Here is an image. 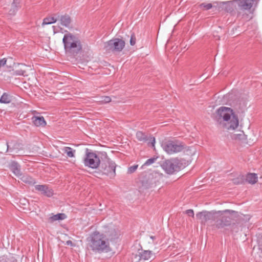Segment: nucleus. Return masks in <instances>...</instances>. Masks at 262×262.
<instances>
[{
	"instance_id": "nucleus-15",
	"label": "nucleus",
	"mask_w": 262,
	"mask_h": 262,
	"mask_svg": "<svg viewBox=\"0 0 262 262\" xmlns=\"http://www.w3.org/2000/svg\"><path fill=\"white\" fill-rule=\"evenodd\" d=\"M35 188L41 194L48 197H51L53 194V190L46 185H37L35 186Z\"/></svg>"
},
{
	"instance_id": "nucleus-16",
	"label": "nucleus",
	"mask_w": 262,
	"mask_h": 262,
	"mask_svg": "<svg viewBox=\"0 0 262 262\" xmlns=\"http://www.w3.org/2000/svg\"><path fill=\"white\" fill-rule=\"evenodd\" d=\"M9 168L11 171L16 176L21 175L20 166L15 161H12L9 165Z\"/></svg>"
},
{
	"instance_id": "nucleus-9",
	"label": "nucleus",
	"mask_w": 262,
	"mask_h": 262,
	"mask_svg": "<svg viewBox=\"0 0 262 262\" xmlns=\"http://www.w3.org/2000/svg\"><path fill=\"white\" fill-rule=\"evenodd\" d=\"M162 168L168 174H172L179 171L182 167V163L178 159H172L165 161L162 165Z\"/></svg>"
},
{
	"instance_id": "nucleus-22",
	"label": "nucleus",
	"mask_w": 262,
	"mask_h": 262,
	"mask_svg": "<svg viewBox=\"0 0 262 262\" xmlns=\"http://www.w3.org/2000/svg\"><path fill=\"white\" fill-rule=\"evenodd\" d=\"M57 18L54 17H49L45 18L42 23V26H43L46 25H50L55 23L57 21Z\"/></svg>"
},
{
	"instance_id": "nucleus-7",
	"label": "nucleus",
	"mask_w": 262,
	"mask_h": 262,
	"mask_svg": "<svg viewBox=\"0 0 262 262\" xmlns=\"http://www.w3.org/2000/svg\"><path fill=\"white\" fill-rule=\"evenodd\" d=\"M163 149L168 154L172 155L181 152L185 148V144L178 140H168L161 144Z\"/></svg>"
},
{
	"instance_id": "nucleus-19",
	"label": "nucleus",
	"mask_w": 262,
	"mask_h": 262,
	"mask_svg": "<svg viewBox=\"0 0 262 262\" xmlns=\"http://www.w3.org/2000/svg\"><path fill=\"white\" fill-rule=\"evenodd\" d=\"M60 23L62 26L68 27L71 22V18L68 15H61L59 17Z\"/></svg>"
},
{
	"instance_id": "nucleus-17",
	"label": "nucleus",
	"mask_w": 262,
	"mask_h": 262,
	"mask_svg": "<svg viewBox=\"0 0 262 262\" xmlns=\"http://www.w3.org/2000/svg\"><path fill=\"white\" fill-rule=\"evenodd\" d=\"M32 122L36 126H42L46 125V122L42 116H33L32 118Z\"/></svg>"
},
{
	"instance_id": "nucleus-3",
	"label": "nucleus",
	"mask_w": 262,
	"mask_h": 262,
	"mask_svg": "<svg viewBox=\"0 0 262 262\" xmlns=\"http://www.w3.org/2000/svg\"><path fill=\"white\" fill-rule=\"evenodd\" d=\"M88 247L95 253H107L111 251L108 239L99 232H94L87 238Z\"/></svg>"
},
{
	"instance_id": "nucleus-35",
	"label": "nucleus",
	"mask_w": 262,
	"mask_h": 262,
	"mask_svg": "<svg viewBox=\"0 0 262 262\" xmlns=\"http://www.w3.org/2000/svg\"><path fill=\"white\" fill-rule=\"evenodd\" d=\"M258 247L259 249L262 252V238H259L258 239Z\"/></svg>"
},
{
	"instance_id": "nucleus-10",
	"label": "nucleus",
	"mask_w": 262,
	"mask_h": 262,
	"mask_svg": "<svg viewBox=\"0 0 262 262\" xmlns=\"http://www.w3.org/2000/svg\"><path fill=\"white\" fill-rule=\"evenodd\" d=\"M125 46V41L119 38H113L104 43L106 51L113 52H120Z\"/></svg>"
},
{
	"instance_id": "nucleus-21",
	"label": "nucleus",
	"mask_w": 262,
	"mask_h": 262,
	"mask_svg": "<svg viewBox=\"0 0 262 262\" xmlns=\"http://www.w3.org/2000/svg\"><path fill=\"white\" fill-rule=\"evenodd\" d=\"M62 150L64 153L66 154L67 156L70 158L75 157V150L70 147H64L62 148Z\"/></svg>"
},
{
	"instance_id": "nucleus-24",
	"label": "nucleus",
	"mask_w": 262,
	"mask_h": 262,
	"mask_svg": "<svg viewBox=\"0 0 262 262\" xmlns=\"http://www.w3.org/2000/svg\"><path fill=\"white\" fill-rule=\"evenodd\" d=\"M21 179L26 183L34 184L35 183V180L29 176L24 175L21 178Z\"/></svg>"
},
{
	"instance_id": "nucleus-33",
	"label": "nucleus",
	"mask_w": 262,
	"mask_h": 262,
	"mask_svg": "<svg viewBox=\"0 0 262 262\" xmlns=\"http://www.w3.org/2000/svg\"><path fill=\"white\" fill-rule=\"evenodd\" d=\"M7 60L5 58L0 59V67L5 66Z\"/></svg>"
},
{
	"instance_id": "nucleus-32",
	"label": "nucleus",
	"mask_w": 262,
	"mask_h": 262,
	"mask_svg": "<svg viewBox=\"0 0 262 262\" xmlns=\"http://www.w3.org/2000/svg\"><path fill=\"white\" fill-rule=\"evenodd\" d=\"M12 143H7V150L12 151L14 148L11 147Z\"/></svg>"
},
{
	"instance_id": "nucleus-42",
	"label": "nucleus",
	"mask_w": 262,
	"mask_h": 262,
	"mask_svg": "<svg viewBox=\"0 0 262 262\" xmlns=\"http://www.w3.org/2000/svg\"><path fill=\"white\" fill-rule=\"evenodd\" d=\"M242 134H238V135H237V136H242Z\"/></svg>"
},
{
	"instance_id": "nucleus-1",
	"label": "nucleus",
	"mask_w": 262,
	"mask_h": 262,
	"mask_svg": "<svg viewBox=\"0 0 262 262\" xmlns=\"http://www.w3.org/2000/svg\"><path fill=\"white\" fill-rule=\"evenodd\" d=\"M215 120L224 129L234 130L238 126V117L230 107L221 106L216 111Z\"/></svg>"
},
{
	"instance_id": "nucleus-26",
	"label": "nucleus",
	"mask_w": 262,
	"mask_h": 262,
	"mask_svg": "<svg viewBox=\"0 0 262 262\" xmlns=\"http://www.w3.org/2000/svg\"><path fill=\"white\" fill-rule=\"evenodd\" d=\"M158 159V157H152L151 158H150L146 161V162L144 163V164L142 166V167L145 166H149L153 164L155 162V161Z\"/></svg>"
},
{
	"instance_id": "nucleus-12",
	"label": "nucleus",
	"mask_w": 262,
	"mask_h": 262,
	"mask_svg": "<svg viewBox=\"0 0 262 262\" xmlns=\"http://www.w3.org/2000/svg\"><path fill=\"white\" fill-rule=\"evenodd\" d=\"M155 256L152 251L150 250H139L138 254L134 255L133 258L136 260L135 262H139L140 260H148L150 259H154Z\"/></svg>"
},
{
	"instance_id": "nucleus-28",
	"label": "nucleus",
	"mask_w": 262,
	"mask_h": 262,
	"mask_svg": "<svg viewBox=\"0 0 262 262\" xmlns=\"http://www.w3.org/2000/svg\"><path fill=\"white\" fill-rule=\"evenodd\" d=\"M200 6L201 7L204 8L206 10L210 9L212 7V5L210 3H209V4L202 3Z\"/></svg>"
},
{
	"instance_id": "nucleus-30",
	"label": "nucleus",
	"mask_w": 262,
	"mask_h": 262,
	"mask_svg": "<svg viewBox=\"0 0 262 262\" xmlns=\"http://www.w3.org/2000/svg\"><path fill=\"white\" fill-rule=\"evenodd\" d=\"M136 43V38L134 35H132L130 39V44L132 46L135 45Z\"/></svg>"
},
{
	"instance_id": "nucleus-6",
	"label": "nucleus",
	"mask_w": 262,
	"mask_h": 262,
	"mask_svg": "<svg viewBox=\"0 0 262 262\" xmlns=\"http://www.w3.org/2000/svg\"><path fill=\"white\" fill-rule=\"evenodd\" d=\"M219 213H221V212L214 210L211 211H203L196 213V216L200 221L201 224L213 227V223L215 219L219 216Z\"/></svg>"
},
{
	"instance_id": "nucleus-39",
	"label": "nucleus",
	"mask_w": 262,
	"mask_h": 262,
	"mask_svg": "<svg viewBox=\"0 0 262 262\" xmlns=\"http://www.w3.org/2000/svg\"><path fill=\"white\" fill-rule=\"evenodd\" d=\"M234 183L235 184H239L240 182L237 179L234 180Z\"/></svg>"
},
{
	"instance_id": "nucleus-11",
	"label": "nucleus",
	"mask_w": 262,
	"mask_h": 262,
	"mask_svg": "<svg viewBox=\"0 0 262 262\" xmlns=\"http://www.w3.org/2000/svg\"><path fill=\"white\" fill-rule=\"evenodd\" d=\"M161 178V176L158 173H150L147 176L146 180L143 182V186L146 188L154 187L159 183Z\"/></svg>"
},
{
	"instance_id": "nucleus-43",
	"label": "nucleus",
	"mask_w": 262,
	"mask_h": 262,
	"mask_svg": "<svg viewBox=\"0 0 262 262\" xmlns=\"http://www.w3.org/2000/svg\"><path fill=\"white\" fill-rule=\"evenodd\" d=\"M114 238H115V237H111V239H113Z\"/></svg>"
},
{
	"instance_id": "nucleus-23",
	"label": "nucleus",
	"mask_w": 262,
	"mask_h": 262,
	"mask_svg": "<svg viewBox=\"0 0 262 262\" xmlns=\"http://www.w3.org/2000/svg\"><path fill=\"white\" fill-rule=\"evenodd\" d=\"M11 101V98L10 96L6 93L3 94L0 99V102L2 103H9Z\"/></svg>"
},
{
	"instance_id": "nucleus-4",
	"label": "nucleus",
	"mask_w": 262,
	"mask_h": 262,
	"mask_svg": "<svg viewBox=\"0 0 262 262\" xmlns=\"http://www.w3.org/2000/svg\"><path fill=\"white\" fill-rule=\"evenodd\" d=\"M64 49L66 54L76 56L82 49V46L79 37L66 31L62 38Z\"/></svg>"
},
{
	"instance_id": "nucleus-40",
	"label": "nucleus",
	"mask_w": 262,
	"mask_h": 262,
	"mask_svg": "<svg viewBox=\"0 0 262 262\" xmlns=\"http://www.w3.org/2000/svg\"><path fill=\"white\" fill-rule=\"evenodd\" d=\"M0 262H11L10 261H7L6 260H5V259H2V260H0Z\"/></svg>"
},
{
	"instance_id": "nucleus-14",
	"label": "nucleus",
	"mask_w": 262,
	"mask_h": 262,
	"mask_svg": "<svg viewBox=\"0 0 262 262\" xmlns=\"http://www.w3.org/2000/svg\"><path fill=\"white\" fill-rule=\"evenodd\" d=\"M259 0H235L237 3L238 7L241 10H249L252 6L257 3Z\"/></svg>"
},
{
	"instance_id": "nucleus-2",
	"label": "nucleus",
	"mask_w": 262,
	"mask_h": 262,
	"mask_svg": "<svg viewBox=\"0 0 262 262\" xmlns=\"http://www.w3.org/2000/svg\"><path fill=\"white\" fill-rule=\"evenodd\" d=\"M219 214L213 223V227L223 231L237 232L238 227L236 224L232 223L233 217L236 216L238 212L229 209L217 211Z\"/></svg>"
},
{
	"instance_id": "nucleus-29",
	"label": "nucleus",
	"mask_w": 262,
	"mask_h": 262,
	"mask_svg": "<svg viewBox=\"0 0 262 262\" xmlns=\"http://www.w3.org/2000/svg\"><path fill=\"white\" fill-rule=\"evenodd\" d=\"M137 168H138L137 165H135L130 166L128 169V172L130 173H133L134 172H135Z\"/></svg>"
},
{
	"instance_id": "nucleus-20",
	"label": "nucleus",
	"mask_w": 262,
	"mask_h": 262,
	"mask_svg": "<svg viewBox=\"0 0 262 262\" xmlns=\"http://www.w3.org/2000/svg\"><path fill=\"white\" fill-rule=\"evenodd\" d=\"M66 215L64 213H58L50 216L49 219V220L50 222H53L56 221L64 220L66 218Z\"/></svg>"
},
{
	"instance_id": "nucleus-38",
	"label": "nucleus",
	"mask_w": 262,
	"mask_h": 262,
	"mask_svg": "<svg viewBox=\"0 0 262 262\" xmlns=\"http://www.w3.org/2000/svg\"><path fill=\"white\" fill-rule=\"evenodd\" d=\"M66 244H67V245L73 246V243H72V242L71 241H70V240H69V241H67L66 242Z\"/></svg>"
},
{
	"instance_id": "nucleus-31",
	"label": "nucleus",
	"mask_w": 262,
	"mask_h": 262,
	"mask_svg": "<svg viewBox=\"0 0 262 262\" xmlns=\"http://www.w3.org/2000/svg\"><path fill=\"white\" fill-rule=\"evenodd\" d=\"M186 214H187L188 215L190 216H194V212L193 210L192 209H188L185 212Z\"/></svg>"
},
{
	"instance_id": "nucleus-8",
	"label": "nucleus",
	"mask_w": 262,
	"mask_h": 262,
	"mask_svg": "<svg viewBox=\"0 0 262 262\" xmlns=\"http://www.w3.org/2000/svg\"><path fill=\"white\" fill-rule=\"evenodd\" d=\"M116 167L115 163L109 159L106 155V158H104L102 160L100 165V170L103 174L113 178L116 175Z\"/></svg>"
},
{
	"instance_id": "nucleus-25",
	"label": "nucleus",
	"mask_w": 262,
	"mask_h": 262,
	"mask_svg": "<svg viewBox=\"0 0 262 262\" xmlns=\"http://www.w3.org/2000/svg\"><path fill=\"white\" fill-rule=\"evenodd\" d=\"M111 101V98L108 96H102L99 98V100H97V102L100 104H105L108 103Z\"/></svg>"
},
{
	"instance_id": "nucleus-27",
	"label": "nucleus",
	"mask_w": 262,
	"mask_h": 262,
	"mask_svg": "<svg viewBox=\"0 0 262 262\" xmlns=\"http://www.w3.org/2000/svg\"><path fill=\"white\" fill-rule=\"evenodd\" d=\"M18 3V0H14L13 4H12V8L10 10L9 12L10 14H14L17 11L16 4Z\"/></svg>"
},
{
	"instance_id": "nucleus-41",
	"label": "nucleus",
	"mask_w": 262,
	"mask_h": 262,
	"mask_svg": "<svg viewBox=\"0 0 262 262\" xmlns=\"http://www.w3.org/2000/svg\"><path fill=\"white\" fill-rule=\"evenodd\" d=\"M150 238L152 239H155V236H150Z\"/></svg>"
},
{
	"instance_id": "nucleus-13",
	"label": "nucleus",
	"mask_w": 262,
	"mask_h": 262,
	"mask_svg": "<svg viewBox=\"0 0 262 262\" xmlns=\"http://www.w3.org/2000/svg\"><path fill=\"white\" fill-rule=\"evenodd\" d=\"M136 136L138 141L143 143L147 142L148 145H151L152 146H155V137L151 136H148L141 131H138L136 133Z\"/></svg>"
},
{
	"instance_id": "nucleus-18",
	"label": "nucleus",
	"mask_w": 262,
	"mask_h": 262,
	"mask_svg": "<svg viewBox=\"0 0 262 262\" xmlns=\"http://www.w3.org/2000/svg\"><path fill=\"white\" fill-rule=\"evenodd\" d=\"M246 180L249 184H254L258 181V177L255 173H249L246 176Z\"/></svg>"
},
{
	"instance_id": "nucleus-36",
	"label": "nucleus",
	"mask_w": 262,
	"mask_h": 262,
	"mask_svg": "<svg viewBox=\"0 0 262 262\" xmlns=\"http://www.w3.org/2000/svg\"><path fill=\"white\" fill-rule=\"evenodd\" d=\"M16 74L19 75H24V71L22 70H18L16 71Z\"/></svg>"
},
{
	"instance_id": "nucleus-5",
	"label": "nucleus",
	"mask_w": 262,
	"mask_h": 262,
	"mask_svg": "<svg viewBox=\"0 0 262 262\" xmlns=\"http://www.w3.org/2000/svg\"><path fill=\"white\" fill-rule=\"evenodd\" d=\"M104 158H106L105 152L92 151L89 149H86L85 157L83 159V164L85 167L92 169H95L100 165L101 161L102 162Z\"/></svg>"
},
{
	"instance_id": "nucleus-34",
	"label": "nucleus",
	"mask_w": 262,
	"mask_h": 262,
	"mask_svg": "<svg viewBox=\"0 0 262 262\" xmlns=\"http://www.w3.org/2000/svg\"><path fill=\"white\" fill-rule=\"evenodd\" d=\"M20 203L22 204L24 206H26L28 204V202L27 200L24 199L20 200Z\"/></svg>"
},
{
	"instance_id": "nucleus-37",
	"label": "nucleus",
	"mask_w": 262,
	"mask_h": 262,
	"mask_svg": "<svg viewBox=\"0 0 262 262\" xmlns=\"http://www.w3.org/2000/svg\"><path fill=\"white\" fill-rule=\"evenodd\" d=\"M243 18H244L245 20H249L250 19H251V17H249L248 15H243Z\"/></svg>"
}]
</instances>
